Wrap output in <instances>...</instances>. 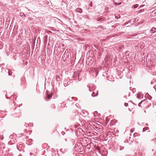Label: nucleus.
Masks as SVG:
<instances>
[{
  "label": "nucleus",
  "instance_id": "nucleus-1",
  "mask_svg": "<svg viewBox=\"0 0 156 156\" xmlns=\"http://www.w3.org/2000/svg\"><path fill=\"white\" fill-rule=\"evenodd\" d=\"M151 33H154L156 32V28L154 27H152L151 30Z\"/></svg>",
  "mask_w": 156,
  "mask_h": 156
},
{
  "label": "nucleus",
  "instance_id": "nucleus-2",
  "mask_svg": "<svg viewBox=\"0 0 156 156\" xmlns=\"http://www.w3.org/2000/svg\"><path fill=\"white\" fill-rule=\"evenodd\" d=\"M147 101V99H144V100H143L141 101L140 103H139L138 104V106H139V107H141V106H140V105L142 103H144L145 102H146Z\"/></svg>",
  "mask_w": 156,
  "mask_h": 156
},
{
  "label": "nucleus",
  "instance_id": "nucleus-3",
  "mask_svg": "<svg viewBox=\"0 0 156 156\" xmlns=\"http://www.w3.org/2000/svg\"><path fill=\"white\" fill-rule=\"evenodd\" d=\"M46 94L47 95V98H45L46 101H48V99H49V93L47 90H46Z\"/></svg>",
  "mask_w": 156,
  "mask_h": 156
},
{
  "label": "nucleus",
  "instance_id": "nucleus-4",
  "mask_svg": "<svg viewBox=\"0 0 156 156\" xmlns=\"http://www.w3.org/2000/svg\"><path fill=\"white\" fill-rule=\"evenodd\" d=\"M48 35H45L44 37V43H47L48 41Z\"/></svg>",
  "mask_w": 156,
  "mask_h": 156
},
{
  "label": "nucleus",
  "instance_id": "nucleus-5",
  "mask_svg": "<svg viewBox=\"0 0 156 156\" xmlns=\"http://www.w3.org/2000/svg\"><path fill=\"white\" fill-rule=\"evenodd\" d=\"M142 97V95L140 93H138L137 98L138 99H140Z\"/></svg>",
  "mask_w": 156,
  "mask_h": 156
},
{
  "label": "nucleus",
  "instance_id": "nucleus-6",
  "mask_svg": "<svg viewBox=\"0 0 156 156\" xmlns=\"http://www.w3.org/2000/svg\"><path fill=\"white\" fill-rule=\"evenodd\" d=\"M98 95V92H97L96 93V94H94V92H93V93H92V95H91L92 96V97H95V96H97Z\"/></svg>",
  "mask_w": 156,
  "mask_h": 156
},
{
  "label": "nucleus",
  "instance_id": "nucleus-7",
  "mask_svg": "<svg viewBox=\"0 0 156 156\" xmlns=\"http://www.w3.org/2000/svg\"><path fill=\"white\" fill-rule=\"evenodd\" d=\"M20 15L21 16L25 17L26 16L25 15L23 12H20Z\"/></svg>",
  "mask_w": 156,
  "mask_h": 156
},
{
  "label": "nucleus",
  "instance_id": "nucleus-8",
  "mask_svg": "<svg viewBox=\"0 0 156 156\" xmlns=\"http://www.w3.org/2000/svg\"><path fill=\"white\" fill-rule=\"evenodd\" d=\"M138 6V5L136 4L133 5V6L132 7H133V8H134V9H136V8H137Z\"/></svg>",
  "mask_w": 156,
  "mask_h": 156
},
{
  "label": "nucleus",
  "instance_id": "nucleus-9",
  "mask_svg": "<svg viewBox=\"0 0 156 156\" xmlns=\"http://www.w3.org/2000/svg\"><path fill=\"white\" fill-rule=\"evenodd\" d=\"M114 5H121L122 4V2H119V3H116L114 2Z\"/></svg>",
  "mask_w": 156,
  "mask_h": 156
},
{
  "label": "nucleus",
  "instance_id": "nucleus-10",
  "mask_svg": "<svg viewBox=\"0 0 156 156\" xmlns=\"http://www.w3.org/2000/svg\"><path fill=\"white\" fill-rule=\"evenodd\" d=\"M115 18H116L117 19H119V18H120V16L119 15H117L116 16L115 14Z\"/></svg>",
  "mask_w": 156,
  "mask_h": 156
},
{
  "label": "nucleus",
  "instance_id": "nucleus-11",
  "mask_svg": "<svg viewBox=\"0 0 156 156\" xmlns=\"http://www.w3.org/2000/svg\"><path fill=\"white\" fill-rule=\"evenodd\" d=\"M149 128L148 127H145L143 129V132H144L146 130L148 129Z\"/></svg>",
  "mask_w": 156,
  "mask_h": 156
},
{
  "label": "nucleus",
  "instance_id": "nucleus-12",
  "mask_svg": "<svg viewBox=\"0 0 156 156\" xmlns=\"http://www.w3.org/2000/svg\"><path fill=\"white\" fill-rule=\"evenodd\" d=\"M54 28L53 27H49V33H51V32L50 31V30H51L52 31H54Z\"/></svg>",
  "mask_w": 156,
  "mask_h": 156
},
{
  "label": "nucleus",
  "instance_id": "nucleus-13",
  "mask_svg": "<svg viewBox=\"0 0 156 156\" xmlns=\"http://www.w3.org/2000/svg\"><path fill=\"white\" fill-rule=\"evenodd\" d=\"M134 130L135 129L134 128H132L130 130V131L131 133H133L134 132Z\"/></svg>",
  "mask_w": 156,
  "mask_h": 156
},
{
  "label": "nucleus",
  "instance_id": "nucleus-14",
  "mask_svg": "<svg viewBox=\"0 0 156 156\" xmlns=\"http://www.w3.org/2000/svg\"><path fill=\"white\" fill-rule=\"evenodd\" d=\"M89 6L90 7H92V2H90V4H89Z\"/></svg>",
  "mask_w": 156,
  "mask_h": 156
},
{
  "label": "nucleus",
  "instance_id": "nucleus-15",
  "mask_svg": "<svg viewBox=\"0 0 156 156\" xmlns=\"http://www.w3.org/2000/svg\"><path fill=\"white\" fill-rule=\"evenodd\" d=\"M102 18L100 19L99 18H98L97 21H101L102 20Z\"/></svg>",
  "mask_w": 156,
  "mask_h": 156
},
{
  "label": "nucleus",
  "instance_id": "nucleus-16",
  "mask_svg": "<svg viewBox=\"0 0 156 156\" xmlns=\"http://www.w3.org/2000/svg\"><path fill=\"white\" fill-rule=\"evenodd\" d=\"M52 7H53L52 6H50V5H49V9H53V8H52Z\"/></svg>",
  "mask_w": 156,
  "mask_h": 156
},
{
  "label": "nucleus",
  "instance_id": "nucleus-17",
  "mask_svg": "<svg viewBox=\"0 0 156 156\" xmlns=\"http://www.w3.org/2000/svg\"><path fill=\"white\" fill-rule=\"evenodd\" d=\"M124 105L126 107L128 105V104L127 103H125Z\"/></svg>",
  "mask_w": 156,
  "mask_h": 156
},
{
  "label": "nucleus",
  "instance_id": "nucleus-18",
  "mask_svg": "<svg viewBox=\"0 0 156 156\" xmlns=\"http://www.w3.org/2000/svg\"><path fill=\"white\" fill-rule=\"evenodd\" d=\"M7 71H8V75H11V74H10V73H9V71L8 70V69H7Z\"/></svg>",
  "mask_w": 156,
  "mask_h": 156
},
{
  "label": "nucleus",
  "instance_id": "nucleus-19",
  "mask_svg": "<svg viewBox=\"0 0 156 156\" xmlns=\"http://www.w3.org/2000/svg\"><path fill=\"white\" fill-rule=\"evenodd\" d=\"M47 144H43V146L44 147L45 146V145H47Z\"/></svg>",
  "mask_w": 156,
  "mask_h": 156
},
{
  "label": "nucleus",
  "instance_id": "nucleus-20",
  "mask_svg": "<svg viewBox=\"0 0 156 156\" xmlns=\"http://www.w3.org/2000/svg\"><path fill=\"white\" fill-rule=\"evenodd\" d=\"M52 97V95L51 94H49V99L51 98Z\"/></svg>",
  "mask_w": 156,
  "mask_h": 156
},
{
  "label": "nucleus",
  "instance_id": "nucleus-21",
  "mask_svg": "<svg viewBox=\"0 0 156 156\" xmlns=\"http://www.w3.org/2000/svg\"><path fill=\"white\" fill-rule=\"evenodd\" d=\"M82 10H79V12L81 13L82 12Z\"/></svg>",
  "mask_w": 156,
  "mask_h": 156
},
{
  "label": "nucleus",
  "instance_id": "nucleus-22",
  "mask_svg": "<svg viewBox=\"0 0 156 156\" xmlns=\"http://www.w3.org/2000/svg\"><path fill=\"white\" fill-rule=\"evenodd\" d=\"M92 64V63H90V64H89L88 65H91Z\"/></svg>",
  "mask_w": 156,
  "mask_h": 156
},
{
  "label": "nucleus",
  "instance_id": "nucleus-23",
  "mask_svg": "<svg viewBox=\"0 0 156 156\" xmlns=\"http://www.w3.org/2000/svg\"><path fill=\"white\" fill-rule=\"evenodd\" d=\"M152 98L151 97L150 98H149V99L150 100H151V99Z\"/></svg>",
  "mask_w": 156,
  "mask_h": 156
},
{
  "label": "nucleus",
  "instance_id": "nucleus-24",
  "mask_svg": "<svg viewBox=\"0 0 156 156\" xmlns=\"http://www.w3.org/2000/svg\"><path fill=\"white\" fill-rule=\"evenodd\" d=\"M64 86H67V84H66H66H65V83H64Z\"/></svg>",
  "mask_w": 156,
  "mask_h": 156
},
{
  "label": "nucleus",
  "instance_id": "nucleus-25",
  "mask_svg": "<svg viewBox=\"0 0 156 156\" xmlns=\"http://www.w3.org/2000/svg\"><path fill=\"white\" fill-rule=\"evenodd\" d=\"M127 24H128V23H125V25H126Z\"/></svg>",
  "mask_w": 156,
  "mask_h": 156
},
{
  "label": "nucleus",
  "instance_id": "nucleus-26",
  "mask_svg": "<svg viewBox=\"0 0 156 156\" xmlns=\"http://www.w3.org/2000/svg\"><path fill=\"white\" fill-rule=\"evenodd\" d=\"M65 140L66 141H67V139H65Z\"/></svg>",
  "mask_w": 156,
  "mask_h": 156
},
{
  "label": "nucleus",
  "instance_id": "nucleus-27",
  "mask_svg": "<svg viewBox=\"0 0 156 156\" xmlns=\"http://www.w3.org/2000/svg\"><path fill=\"white\" fill-rule=\"evenodd\" d=\"M143 7L142 6H140V8H141V7Z\"/></svg>",
  "mask_w": 156,
  "mask_h": 156
},
{
  "label": "nucleus",
  "instance_id": "nucleus-28",
  "mask_svg": "<svg viewBox=\"0 0 156 156\" xmlns=\"http://www.w3.org/2000/svg\"><path fill=\"white\" fill-rule=\"evenodd\" d=\"M30 155H31V154H32V153H30Z\"/></svg>",
  "mask_w": 156,
  "mask_h": 156
},
{
  "label": "nucleus",
  "instance_id": "nucleus-29",
  "mask_svg": "<svg viewBox=\"0 0 156 156\" xmlns=\"http://www.w3.org/2000/svg\"><path fill=\"white\" fill-rule=\"evenodd\" d=\"M140 10H144V9H141Z\"/></svg>",
  "mask_w": 156,
  "mask_h": 156
},
{
  "label": "nucleus",
  "instance_id": "nucleus-30",
  "mask_svg": "<svg viewBox=\"0 0 156 156\" xmlns=\"http://www.w3.org/2000/svg\"><path fill=\"white\" fill-rule=\"evenodd\" d=\"M144 112H145V113H146V111H144Z\"/></svg>",
  "mask_w": 156,
  "mask_h": 156
},
{
  "label": "nucleus",
  "instance_id": "nucleus-31",
  "mask_svg": "<svg viewBox=\"0 0 156 156\" xmlns=\"http://www.w3.org/2000/svg\"><path fill=\"white\" fill-rule=\"evenodd\" d=\"M29 20H30V18H29Z\"/></svg>",
  "mask_w": 156,
  "mask_h": 156
},
{
  "label": "nucleus",
  "instance_id": "nucleus-32",
  "mask_svg": "<svg viewBox=\"0 0 156 156\" xmlns=\"http://www.w3.org/2000/svg\"><path fill=\"white\" fill-rule=\"evenodd\" d=\"M3 69V68H2V69Z\"/></svg>",
  "mask_w": 156,
  "mask_h": 156
},
{
  "label": "nucleus",
  "instance_id": "nucleus-33",
  "mask_svg": "<svg viewBox=\"0 0 156 156\" xmlns=\"http://www.w3.org/2000/svg\"><path fill=\"white\" fill-rule=\"evenodd\" d=\"M48 44H49V43H48Z\"/></svg>",
  "mask_w": 156,
  "mask_h": 156
}]
</instances>
